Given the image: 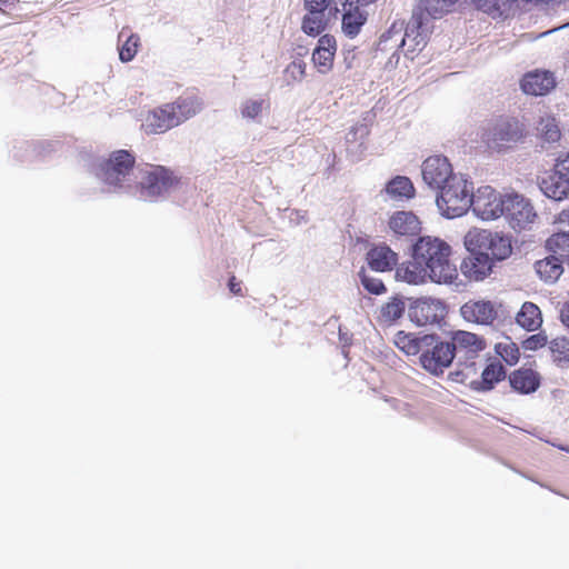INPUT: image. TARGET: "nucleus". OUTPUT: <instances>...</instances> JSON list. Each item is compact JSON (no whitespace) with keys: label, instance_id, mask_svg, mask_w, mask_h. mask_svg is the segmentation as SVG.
I'll return each mask as SVG.
<instances>
[{"label":"nucleus","instance_id":"36","mask_svg":"<svg viewBox=\"0 0 569 569\" xmlns=\"http://www.w3.org/2000/svg\"><path fill=\"white\" fill-rule=\"evenodd\" d=\"M549 350L553 358V361L558 366L569 365V339L566 337H559L550 341Z\"/></svg>","mask_w":569,"mask_h":569},{"label":"nucleus","instance_id":"43","mask_svg":"<svg viewBox=\"0 0 569 569\" xmlns=\"http://www.w3.org/2000/svg\"><path fill=\"white\" fill-rule=\"evenodd\" d=\"M547 343V337L542 335H533L525 340L523 347L527 350H537Z\"/></svg>","mask_w":569,"mask_h":569},{"label":"nucleus","instance_id":"5","mask_svg":"<svg viewBox=\"0 0 569 569\" xmlns=\"http://www.w3.org/2000/svg\"><path fill=\"white\" fill-rule=\"evenodd\" d=\"M472 193V182L458 173L438 191L436 203L443 217L448 219L461 217L470 209Z\"/></svg>","mask_w":569,"mask_h":569},{"label":"nucleus","instance_id":"6","mask_svg":"<svg viewBox=\"0 0 569 569\" xmlns=\"http://www.w3.org/2000/svg\"><path fill=\"white\" fill-rule=\"evenodd\" d=\"M176 181V177L164 167L149 166L141 170L140 181L133 183L130 194L152 202L169 192Z\"/></svg>","mask_w":569,"mask_h":569},{"label":"nucleus","instance_id":"15","mask_svg":"<svg viewBox=\"0 0 569 569\" xmlns=\"http://www.w3.org/2000/svg\"><path fill=\"white\" fill-rule=\"evenodd\" d=\"M492 266L493 261L488 254L470 252V256L463 259L460 270L469 280L481 281L491 273Z\"/></svg>","mask_w":569,"mask_h":569},{"label":"nucleus","instance_id":"53","mask_svg":"<svg viewBox=\"0 0 569 569\" xmlns=\"http://www.w3.org/2000/svg\"><path fill=\"white\" fill-rule=\"evenodd\" d=\"M0 3H3V0H0Z\"/></svg>","mask_w":569,"mask_h":569},{"label":"nucleus","instance_id":"51","mask_svg":"<svg viewBox=\"0 0 569 569\" xmlns=\"http://www.w3.org/2000/svg\"><path fill=\"white\" fill-rule=\"evenodd\" d=\"M560 450L569 453V446H557Z\"/></svg>","mask_w":569,"mask_h":569},{"label":"nucleus","instance_id":"49","mask_svg":"<svg viewBox=\"0 0 569 569\" xmlns=\"http://www.w3.org/2000/svg\"><path fill=\"white\" fill-rule=\"evenodd\" d=\"M290 220L296 222L297 224L306 223L308 221L307 214L303 211L300 210H293L290 216Z\"/></svg>","mask_w":569,"mask_h":569},{"label":"nucleus","instance_id":"13","mask_svg":"<svg viewBox=\"0 0 569 569\" xmlns=\"http://www.w3.org/2000/svg\"><path fill=\"white\" fill-rule=\"evenodd\" d=\"M445 315V306L439 299L420 298L408 309V316L418 326L439 323Z\"/></svg>","mask_w":569,"mask_h":569},{"label":"nucleus","instance_id":"4","mask_svg":"<svg viewBox=\"0 0 569 569\" xmlns=\"http://www.w3.org/2000/svg\"><path fill=\"white\" fill-rule=\"evenodd\" d=\"M134 162V157L129 151H113L109 158L98 163L96 177L107 191L130 193L137 178Z\"/></svg>","mask_w":569,"mask_h":569},{"label":"nucleus","instance_id":"28","mask_svg":"<svg viewBox=\"0 0 569 569\" xmlns=\"http://www.w3.org/2000/svg\"><path fill=\"white\" fill-rule=\"evenodd\" d=\"M506 377L505 367L500 361H492L483 369L481 379L473 381V389L480 391L491 390L495 385Z\"/></svg>","mask_w":569,"mask_h":569},{"label":"nucleus","instance_id":"34","mask_svg":"<svg viewBox=\"0 0 569 569\" xmlns=\"http://www.w3.org/2000/svg\"><path fill=\"white\" fill-rule=\"evenodd\" d=\"M123 42L119 46V58L122 62L131 61L138 50L139 37L137 34H129L124 30L119 33V41Z\"/></svg>","mask_w":569,"mask_h":569},{"label":"nucleus","instance_id":"37","mask_svg":"<svg viewBox=\"0 0 569 569\" xmlns=\"http://www.w3.org/2000/svg\"><path fill=\"white\" fill-rule=\"evenodd\" d=\"M476 8L493 18L502 17L508 8V0H471Z\"/></svg>","mask_w":569,"mask_h":569},{"label":"nucleus","instance_id":"45","mask_svg":"<svg viewBox=\"0 0 569 569\" xmlns=\"http://www.w3.org/2000/svg\"><path fill=\"white\" fill-rule=\"evenodd\" d=\"M333 1V7H335V12H338L339 11V6H351V4H356V6H367L369 3H372L375 2L376 0H332Z\"/></svg>","mask_w":569,"mask_h":569},{"label":"nucleus","instance_id":"39","mask_svg":"<svg viewBox=\"0 0 569 569\" xmlns=\"http://www.w3.org/2000/svg\"><path fill=\"white\" fill-rule=\"evenodd\" d=\"M307 64L301 59L291 61L284 69L287 83L301 82L306 77Z\"/></svg>","mask_w":569,"mask_h":569},{"label":"nucleus","instance_id":"23","mask_svg":"<svg viewBox=\"0 0 569 569\" xmlns=\"http://www.w3.org/2000/svg\"><path fill=\"white\" fill-rule=\"evenodd\" d=\"M168 106L174 112V121L179 126L198 114L202 110L203 102L199 97L189 94L179 97L176 101L168 103Z\"/></svg>","mask_w":569,"mask_h":569},{"label":"nucleus","instance_id":"46","mask_svg":"<svg viewBox=\"0 0 569 569\" xmlns=\"http://www.w3.org/2000/svg\"><path fill=\"white\" fill-rule=\"evenodd\" d=\"M561 323L569 330V300L561 303L559 308Z\"/></svg>","mask_w":569,"mask_h":569},{"label":"nucleus","instance_id":"29","mask_svg":"<svg viewBox=\"0 0 569 569\" xmlns=\"http://www.w3.org/2000/svg\"><path fill=\"white\" fill-rule=\"evenodd\" d=\"M517 323L528 331L538 329L542 323L541 312L532 302H525L517 313Z\"/></svg>","mask_w":569,"mask_h":569},{"label":"nucleus","instance_id":"30","mask_svg":"<svg viewBox=\"0 0 569 569\" xmlns=\"http://www.w3.org/2000/svg\"><path fill=\"white\" fill-rule=\"evenodd\" d=\"M269 108L268 100L261 97L247 98L241 101L239 112L242 119L247 121L259 122L262 112Z\"/></svg>","mask_w":569,"mask_h":569},{"label":"nucleus","instance_id":"3","mask_svg":"<svg viewBox=\"0 0 569 569\" xmlns=\"http://www.w3.org/2000/svg\"><path fill=\"white\" fill-rule=\"evenodd\" d=\"M458 0H418L412 16L406 24V37L401 42L409 50L421 51L432 31V20L440 19L450 11Z\"/></svg>","mask_w":569,"mask_h":569},{"label":"nucleus","instance_id":"27","mask_svg":"<svg viewBox=\"0 0 569 569\" xmlns=\"http://www.w3.org/2000/svg\"><path fill=\"white\" fill-rule=\"evenodd\" d=\"M565 262L556 254H549L535 263L538 277L546 283H555L563 272Z\"/></svg>","mask_w":569,"mask_h":569},{"label":"nucleus","instance_id":"7","mask_svg":"<svg viewBox=\"0 0 569 569\" xmlns=\"http://www.w3.org/2000/svg\"><path fill=\"white\" fill-rule=\"evenodd\" d=\"M465 246L469 252L488 254L492 261L505 260L512 251L508 236L485 229L469 230L465 236Z\"/></svg>","mask_w":569,"mask_h":569},{"label":"nucleus","instance_id":"50","mask_svg":"<svg viewBox=\"0 0 569 569\" xmlns=\"http://www.w3.org/2000/svg\"><path fill=\"white\" fill-rule=\"evenodd\" d=\"M229 289L234 295H240L241 292V284L236 280V277H231L229 280Z\"/></svg>","mask_w":569,"mask_h":569},{"label":"nucleus","instance_id":"24","mask_svg":"<svg viewBox=\"0 0 569 569\" xmlns=\"http://www.w3.org/2000/svg\"><path fill=\"white\" fill-rule=\"evenodd\" d=\"M381 192L386 194L387 199L401 202L412 199L416 194V189L410 178L396 176L386 183Z\"/></svg>","mask_w":569,"mask_h":569},{"label":"nucleus","instance_id":"44","mask_svg":"<svg viewBox=\"0 0 569 569\" xmlns=\"http://www.w3.org/2000/svg\"><path fill=\"white\" fill-rule=\"evenodd\" d=\"M555 169L563 176L569 177V152L559 154Z\"/></svg>","mask_w":569,"mask_h":569},{"label":"nucleus","instance_id":"25","mask_svg":"<svg viewBox=\"0 0 569 569\" xmlns=\"http://www.w3.org/2000/svg\"><path fill=\"white\" fill-rule=\"evenodd\" d=\"M338 12H342V32L349 38H355L367 21L366 13L362 12L356 4L339 6Z\"/></svg>","mask_w":569,"mask_h":569},{"label":"nucleus","instance_id":"8","mask_svg":"<svg viewBox=\"0 0 569 569\" xmlns=\"http://www.w3.org/2000/svg\"><path fill=\"white\" fill-rule=\"evenodd\" d=\"M523 137V127L515 118L500 117L487 123L482 130L481 139L487 147L501 151L519 142Z\"/></svg>","mask_w":569,"mask_h":569},{"label":"nucleus","instance_id":"20","mask_svg":"<svg viewBox=\"0 0 569 569\" xmlns=\"http://www.w3.org/2000/svg\"><path fill=\"white\" fill-rule=\"evenodd\" d=\"M396 278L409 284H422L430 281L429 272L413 251L411 260L401 263L397 268Z\"/></svg>","mask_w":569,"mask_h":569},{"label":"nucleus","instance_id":"17","mask_svg":"<svg viewBox=\"0 0 569 569\" xmlns=\"http://www.w3.org/2000/svg\"><path fill=\"white\" fill-rule=\"evenodd\" d=\"M174 127V112L169 109L168 103L149 111L142 122V128L148 134L163 133Z\"/></svg>","mask_w":569,"mask_h":569},{"label":"nucleus","instance_id":"41","mask_svg":"<svg viewBox=\"0 0 569 569\" xmlns=\"http://www.w3.org/2000/svg\"><path fill=\"white\" fill-rule=\"evenodd\" d=\"M496 349L497 352L510 365L516 363L519 359V350L515 343H499Z\"/></svg>","mask_w":569,"mask_h":569},{"label":"nucleus","instance_id":"19","mask_svg":"<svg viewBox=\"0 0 569 569\" xmlns=\"http://www.w3.org/2000/svg\"><path fill=\"white\" fill-rule=\"evenodd\" d=\"M539 188L546 197L560 201L569 194V177L555 169L540 179Z\"/></svg>","mask_w":569,"mask_h":569},{"label":"nucleus","instance_id":"32","mask_svg":"<svg viewBox=\"0 0 569 569\" xmlns=\"http://www.w3.org/2000/svg\"><path fill=\"white\" fill-rule=\"evenodd\" d=\"M406 37V27H405V22L403 21H400V22H393L391 24V27L389 28V30L387 32H385L381 37H380V44H387L389 41H392L393 38H395V44L391 46L390 48H393V47H401L405 49V54L407 57H410V58H413L415 53L417 51H410L409 50V47L408 46H403L401 40L402 38Z\"/></svg>","mask_w":569,"mask_h":569},{"label":"nucleus","instance_id":"14","mask_svg":"<svg viewBox=\"0 0 569 569\" xmlns=\"http://www.w3.org/2000/svg\"><path fill=\"white\" fill-rule=\"evenodd\" d=\"M520 86L527 94L545 96L555 88L556 80L550 71L535 70L523 76Z\"/></svg>","mask_w":569,"mask_h":569},{"label":"nucleus","instance_id":"12","mask_svg":"<svg viewBox=\"0 0 569 569\" xmlns=\"http://www.w3.org/2000/svg\"><path fill=\"white\" fill-rule=\"evenodd\" d=\"M449 346L452 348L451 352H453L458 362L468 365L486 348V341L476 333L459 330L453 332Z\"/></svg>","mask_w":569,"mask_h":569},{"label":"nucleus","instance_id":"42","mask_svg":"<svg viewBox=\"0 0 569 569\" xmlns=\"http://www.w3.org/2000/svg\"><path fill=\"white\" fill-rule=\"evenodd\" d=\"M335 10L332 0H305L306 10H320L326 12L327 9Z\"/></svg>","mask_w":569,"mask_h":569},{"label":"nucleus","instance_id":"21","mask_svg":"<svg viewBox=\"0 0 569 569\" xmlns=\"http://www.w3.org/2000/svg\"><path fill=\"white\" fill-rule=\"evenodd\" d=\"M367 262L371 270L386 272L393 269L398 262V254L385 243L373 246L367 252Z\"/></svg>","mask_w":569,"mask_h":569},{"label":"nucleus","instance_id":"26","mask_svg":"<svg viewBox=\"0 0 569 569\" xmlns=\"http://www.w3.org/2000/svg\"><path fill=\"white\" fill-rule=\"evenodd\" d=\"M509 382L515 391L529 395L540 387V376L530 368H520L509 376Z\"/></svg>","mask_w":569,"mask_h":569},{"label":"nucleus","instance_id":"16","mask_svg":"<svg viewBox=\"0 0 569 569\" xmlns=\"http://www.w3.org/2000/svg\"><path fill=\"white\" fill-rule=\"evenodd\" d=\"M336 51L337 42L335 37L323 34L319 38L312 52V62L318 72L326 74L332 69Z\"/></svg>","mask_w":569,"mask_h":569},{"label":"nucleus","instance_id":"35","mask_svg":"<svg viewBox=\"0 0 569 569\" xmlns=\"http://www.w3.org/2000/svg\"><path fill=\"white\" fill-rule=\"evenodd\" d=\"M405 310V299L396 296L381 307L380 316L386 322H393L402 317Z\"/></svg>","mask_w":569,"mask_h":569},{"label":"nucleus","instance_id":"18","mask_svg":"<svg viewBox=\"0 0 569 569\" xmlns=\"http://www.w3.org/2000/svg\"><path fill=\"white\" fill-rule=\"evenodd\" d=\"M462 317L478 325H492L498 316L496 306L491 301H469L461 307Z\"/></svg>","mask_w":569,"mask_h":569},{"label":"nucleus","instance_id":"47","mask_svg":"<svg viewBox=\"0 0 569 569\" xmlns=\"http://www.w3.org/2000/svg\"><path fill=\"white\" fill-rule=\"evenodd\" d=\"M356 60V51L355 48H345L343 49V61L347 69H351L355 64Z\"/></svg>","mask_w":569,"mask_h":569},{"label":"nucleus","instance_id":"48","mask_svg":"<svg viewBox=\"0 0 569 569\" xmlns=\"http://www.w3.org/2000/svg\"><path fill=\"white\" fill-rule=\"evenodd\" d=\"M358 133H360L361 137L367 136L368 128L365 124L352 128L350 132L347 134V140L350 141L351 139H356V136Z\"/></svg>","mask_w":569,"mask_h":569},{"label":"nucleus","instance_id":"33","mask_svg":"<svg viewBox=\"0 0 569 569\" xmlns=\"http://www.w3.org/2000/svg\"><path fill=\"white\" fill-rule=\"evenodd\" d=\"M547 248L563 262H569V232L562 231L552 234L547 240Z\"/></svg>","mask_w":569,"mask_h":569},{"label":"nucleus","instance_id":"31","mask_svg":"<svg viewBox=\"0 0 569 569\" xmlns=\"http://www.w3.org/2000/svg\"><path fill=\"white\" fill-rule=\"evenodd\" d=\"M327 26L326 12L320 10H307L302 19L301 29L308 36L320 34Z\"/></svg>","mask_w":569,"mask_h":569},{"label":"nucleus","instance_id":"22","mask_svg":"<svg viewBox=\"0 0 569 569\" xmlns=\"http://www.w3.org/2000/svg\"><path fill=\"white\" fill-rule=\"evenodd\" d=\"M388 226L398 237H411L420 231V221L412 211L393 212L389 218Z\"/></svg>","mask_w":569,"mask_h":569},{"label":"nucleus","instance_id":"38","mask_svg":"<svg viewBox=\"0 0 569 569\" xmlns=\"http://www.w3.org/2000/svg\"><path fill=\"white\" fill-rule=\"evenodd\" d=\"M537 130L541 138L547 142H556L560 139V130L555 118L550 116L542 117L540 119Z\"/></svg>","mask_w":569,"mask_h":569},{"label":"nucleus","instance_id":"1","mask_svg":"<svg viewBox=\"0 0 569 569\" xmlns=\"http://www.w3.org/2000/svg\"><path fill=\"white\" fill-rule=\"evenodd\" d=\"M395 345L407 356H419L420 366L433 376L442 375L455 359L449 341L438 335H417L399 331Z\"/></svg>","mask_w":569,"mask_h":569},{"label":"nucleus","instance_id":"40","mask_svg":"<svg viewBox=\"0 0 569 569\" xmlns=\"http://www.w3.org/2000/svg\"><path fill=\"white\" fill-rule=\"evenodd\" d=\"M359 278L363 288L373 295H381L386 291V287L381 279L370 276L365 269L359 271Z\"/></svg>","mask_w":569,"mask_h":569},{"label":"nucleus","instance_id":"11","mask_svg":"<svg viewBox=\"0 0 569 569\" xmlns=\"http://www.w3.org/2000/svg\"><path fill=\"white\" fill-rule=\"evenodd\" d=\"M457 173L445 156L436 154L427 158L421 164L423 182L433 191H439Z\"/></svg>","mask_w":569,"mask_h":569},{"label":"nucleus","instance_id":"10","mask_svg":"<svg viewBox=\"0 0 569 569\" xmlns=\"http://www.w3.org/2000/svg\"><path fill=\"white\" fill-rule=\"evenodd\" d=\"M505 218L513 230L527 229L535 220L536 212L528 199L518 193L506 194Z\"/></svg>","mask_w":569,"mask_h":569},{"label":"nucleus","instance_id":"52","mask_svg":"<svg viewBox=\"0 0 569 569\" xmlns=\"http://www.w3.org/2000/svg\"><path fill=\"white\" fill-rule=\"evenodd\" d=\"M550 32H551V31H548V33H550ZM546 34H547V32H542V33L540 34V37H543V36H546Z\"/></svg>","mask_w":569,"mask_h":569},{"label":"nucleus","instance_id":"9","mask_svg":"<svg viewBox=\"0 0 569 569\" xmlns=\"http://www.w3.org/2000/svg\"><path fill=\"white\" fill-rule=\"evenodd\" d=\"M470 209L481 220H495L503 214L506 196L498 193L492 187H480L470 201Z\"/></svg>","mask_w":569,"mask_h":569},{"label":"nucleus","instance_id":"2","mask_svg":"<svg viewBox=\"0 0 569 569\" xmlns=\"http://www.w3.org/2000/svg\"><path fill=\"white\" fill-rule=\"evenodd\" d=\"M412 251L429 272L430 282L455 287L460 284L457 264L451 259L452 249L445 240L431 236L420 237L413 243Z\"/></svg>","mask_w":569,"mask_h":569}]
</instances>
